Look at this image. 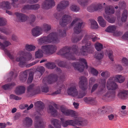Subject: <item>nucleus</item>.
<instances>
[{"instance_id": "nucleus-1", "label": "nucleus", "mask_w": 128, "mask_h": 128, "mask_svg": "<svg viewBox=\"0 0 128 128\" xmlns=\"http://www.w3.org/2000/svg\"><path fill=\"white\" fill-rule=\"evenodd\" d=\"M124 80V77L120 75H117L111 77L109 78L107 82V88L108 90H114L118 88L117 85L114 82L122 83L123 82Z\"/></svg>"}, {"instance_id": "nucleus-2", "label": "nucleus", "mask_w": 128, "mask_h": 128, "mask_svg": "<svg viewBox=\"0 0 128 128\" xmlns=\"http://www.w3.org/2000/svg\"><path fill=\"white\" fill-rule=\"evenodd\" d=\"M42 50H39L35 54L37 58H40L43 56V53L46 54H51L54 53L56 50V46L52 44L43 46L41 47Z\"/></svg>"}, {"instance_id": "nucleus-3", "label": "nucleus", "mask_w": 128, "mask_h": 128, "mask_svg": "<svg viewBox=\"0 0 128 128\" xmlns=\"http://www.w3.org/2000/svg\"><path fill=\"white\" fill-rule=\"evenodd\" d=\"M38 42L39 44L42 45L52 42L57 43L59 42V40L56 32H52L46 36L41 37L38 39Z\"/></svg>"}, {"instance_id": "nucleus-4", "label": "nucleus", "mask_w": 128, "mask_h": 128, "mask_svg": "<svg viewBox=\"0 0 128 128\" xmlns=\"http://www.w3.org/2000/svg\"><path fill=\"white\" fill-rule=\"evenodd\" d=\"M95 36V35L93 34H86L82 41V44H85V46H82V48L80 50L81 54L80 53L79 54H78L76 52H75V53L78 55L82 54L83 55H87L88 54L87 50L88 48L90 47L91 45V42L88 41V40L90 38L92 39V38H93Z\"/></svg>"}, {"instance_id": "nucleus-5", "label": "nucleus", "mask_w": 128, "mask_h": 128, "mask_svg": "<svg viewBox=\"0 0 128 128\" xmlns=\"http://www.w3.org/2000/svg\"><path fill=\"white\" fill-rule=\"evenodd\" d=\"M67 93L68 95L75 97L77 98H81L84 96L86 93L82 92H78L76 89L75 86L71 84L67 89Z\"/></svg>"}, {"instance_id": "nucleus-6", "label": "nucleus", "mask_w": 128, "mask_h": 128, "mask_svg": "<svg viewBox=\"0 0 128 128\" xmlns=\"http://www.w3.org/2000/svg\"><path fill=\"white\" fill-rule=\"evenodd\" d=\"M76 23L77 24L74 28V30L75 33L78 34L81 32V29L84 26V24L78 18H76L73 20L71 23V26H72Z\"/></svg>"}, {"instance_id": "nucleus-7", "label": "nucleus", "mask_w": 128, "mask_h": 128, "mask_svg": "<svg viewBox=\"0 0 128 128\" xmlns=\"http://www.w3.org/2000/svg\"><path fill=\"white\" fill-rule=\"evenodd\" d=\"M106 82L104 81L102 84V87L99 90L100 93L104 94L103 95V97L104 98H107L111 97L112 98L115 97V92L114 91L111 92L110 91H107L106 92V89L105 88Z\"/></svg>"}, {"instance_id": "nucleus-8", "label": "nucleus", "mask_w": 128, "mask_h": 128, "mask_svg": "<svg viewBox=\"0 0 128 128\" xmlns=\"http://www.w3.org/2000/svg\"><path fill=\"white\" fill-rule=\"evenodd\" d=\"M70 50L68 47L62 48L58 52V54L66 56L69 60H74V56L73 54L69 53Z\"/></svg>"}, {"instance_id": "nucleus-9", "label": "nucleus", "mask_w": 128, "mask_h": 128, "mask_svg": "<svg viewBox=\"0 0 128 128\" xmlns=\"http://www.w3.org/2000/svg\"><path fill=\"white\" fill-rule=\"evenodd\" d=\"M25 54L24 50H20L18 53L16 57V60L20 62L19 65L22 67H23L26 64V61L23 56Z\"/></svg>"}, {"instance_id": "nucleus-10", "label": "nucleus", "mask_w": 128, "mask_h": 128, "mask_svg": "<svg viewBox=\"0 0 128 128\" xmlns=\"http://www.w3.org/2000/svg\"><path fill=\"white\" fill-rule=\"evenodd\" d=\"M60 110L63 114L67 116H70L76 118L78 116V114L77 112L71 110H68L63 106H60Z\"/></svg>"}, {"instance_id": "nucleus-11", "label": "nucleus", "mask_w": 128, "mask_h": 128, "mask_svg": "<svg viewBox=\"0 0 128 128\" xmlns=\"http://www.w3.org/2000/svg\"><path fill=\"white\" fill-rule=\"evenodd\" d=\"M79 63L74 62L73 63V66L80 72L83 71L84 66L83 63L86 66H87V63L86 60L84 58H81L79 59Z\"/></svg>"}, {"instance_id": "nucleus-12", "label": "nucleus", "mask_w": 128, "mask_h": 128, "mask_svg": "<svg viewBox=\"0 0 128 128\" xmlns=\"http://www.w3.org/2000/svg\"><path fill=\"white\" fill-rule=\"evenodd\" d=\"M72 19V17L68 15H64L60 21V24L62 26H64L70 23Z\"/></svg>"}, {"instance_id": "nucleus-13", "label": "nucleus", "mask_w": 128, "mask_h": 128, "mask_svg": "<svg viewBox=\"0 0 128 128\" xmlns=\"http://www.w3.org/2000/svg\"><path fill=\"white\" fill-rule=\"evenodd\" d=\"M55 5V2L54 0H45L43 2L42 6L43 8L48 9Z\"/></svg>"}, {"instance_id": "nucleus-14", "label": "nucleus", "mask_w": 128, "mask_h": 128, "mask_svg": "<svg viewBox=\"0 0 128 128\" xmlns=\"http://www.w3.org/2000/svg\"><path fill=\"white\" fill-rule=\"evenodd\" d=\"M80 80L79 85L80 88L83 90L86 89L87 81L86 78L84 76H82L80 78Z\"/></svg>"}, {"instance_id": "nucleus-15", "label": "nucleus", "mask_w": 128, "mask_h": 128, "mask_svg": "<svg viewBox=\"0 0 128 128\" xmlns=\"http://www.w3.org/2000/svg\"><path fill=\"white\" fill-rule=\"evenodd\" d=\"M40 7V6L38 4L33 5H27L24 6L21 10V11L22 12H25L29 10H37Z\"/></svg>"}, {"instance_id": "nucleus-16", "label": "nucleus", "mask_w": 128, "mask_h": 128, "mask_svg": "<svg viewBox=\"0 0 128 128\" xmlns=\"http://www.w3.org/2000/svg\"><path fill=\"white\" fill-rule=\"evenodd\" d=\"M35 122V127L36 128H44L46 126V122L40 119H38L36 117Z\"/></svg>"}, {"instance_id": "nucleus-17", "label": "nucleus", "mask_w": 128, "mask_h": 128, "mask_svg": "<svg viewBox=\"0 0 128 128\" xmlns=\"http://www.w3.org/2000/svg\"><path fill=\"white\" fill-rule=\"evenodd\" d=\"M42 28L39 26H36L32 30V34L34 37H37L42 34Z\"/></svg>"}, {"instance_id": "nucleus-18", "label": "nucleus", "mask_w": 128, "mask_h": 128, "mask_svg": "<svg viewBox=\"0 0 128 128\" xmlns=\"http://www.w3.org/2000/svg\"><path fill=\"white\" fill-rule=\"evenodd\" d=\"M34 86L33 84L30 85L28 88V92H32L34 94H37L40 93V87L38 86L34 90Z\"/></svg>"}, {"instance_id": "nucleus-19", "label": "nucleus", "mask_w": 128, "mask_h": 128, "mask_svg": "<svg viewBox=\"0 0 128 128\" xmlns=\"http://www.w3.org/2000/svg\"><path fill=\"white\" fill-rule=\"evenodd\" d=\"M104 12L108 16L110 15L114 14L115 11L113 7L112 6H107L104 7Z\"/></svg>"}, {"instance_id": "nucleus-20", "label": "nucleus", "mask_w": 128, "mask_h": 128, "mask_svg": "<svg viewBox=\"0 0 128 128\" xmlns=\"http://www.w3.org/2000/svg\"><path fill=\"white\" fill-rule=\"evenodd\" d=\"M18 20L20 22H24L26 21L28 17L24 14L21 13L16 12L15 13Z\"/></svg>"}, {"instance_id": "nucleus-21", "label": "nucleus", "mask_w": 128, "mask_h": 128, "mask_svg": "<svg viewBox=\"0 0 128 128\" xmlns=\"http://www.w3.org/2000/svg\"><path fill=\"white\" fill-rule=\"evenodd\" d=\"M69 4L67 0H64L60 2L58 5L57 9L58 10L60 11L64 8Z\"/></svg>"}, {"instance_id": "nucleus-22", "label": "nucleus", "mask_w": 128, "mask_h": 128, "mask_svg": "<svg viewBox=\"0 0 128 128\" xmlns=\"http://www.w3.org/2000/svg\"><path fill=\"white\" fill-rule=\"evenodd\" d=\"M61 123L63 127H66L68 125L74 126V122L72 120H68L65 121L63 118H61Z\"/></svg>"}, {"instance_id": "nucleus-23", "label": "nucleus", "mask_w": 128, "mask_h": 128, "mask_svg": "<svg viewBox=\"0 0 128 128\" xmlns=\"http://www.w3.org/2000/svg\"><path fill=\"white\" fill-rule=\"evenodd\" d=\"M47 111L48 113L54 116H57L58 114L57 110L54 108L51 105H49Z\"/></svg>"}, {"instance_id": "nucleus-24", "label": "nucleus", "mask_w": 128, "mask_h": 128, "mask_svg": "<svg viewBox=\"0 0 128 128\" xmlns=\"http://www.w3.org/2000/svg\"><path fill=\"white\" fill-rule=\"evenodd\" d=\"M25 88L22 86H18L16 88L14 92L18 95L21 94L25 92Z\"/></svg>"}, {"instance_id": "nucleus-25", "label": "nucleus", "mask_w": 128, "mask_h": 128, "mask_svg": "<svg viewBox=\"0 0 128 128\" xmlns=\"http://www.w3.org/2000/svg\"><path fill=\"white\" fill-rule=\"evenodd\" d=\"M83 100L86 103L92 105H95L97 103V101L94 99L90 97H85Z\"/></svg>"}, {"instance_id": "nucleus-26", "label": "nucleus", "mask_w": 128, "mask_h": 128, "mask_svg": "<svg viewBox=\"0 0 128 128\" xmlns=\"http://www.w3.org/2000/svg\"><path fill=\"white\" fill-rule=\"evenodd\" d=\"M118 96L120 98L124 99L125 97L128 96V91H120L118 94Z\"/></svg>"}, {"instance_id": "nucleus-27", "label": "nucleus", "mask_w": 128, "mask_h": 128, "mask_svg": "<svg viewBox=\"0 0 128 128\" xmlns=\"http://www.w3.org/2000/svg\"><path fill=\"white\" fill-rule=\"evenodd\" d=\"M98 21L100 25L102 27H105L106 25V22L101 16H99L97 18Z\"/></svg>"}, {"instance_id": "nucleus-28", "label": "nucleus", "mask_w": 128, "mask_h": 128, "mask_svg": "<svg viewBox=\"0 0 128 128\" xmlns=\"http://www.w3.org/2000/svg\"><path fill=\"white\" fill-rule=\"evenodd\" d=\"M29 70H27L24 71L23 73L20 75V80L22 82L26 81L28 76V74L29 73Z\"/></svg>"}, {"instance_id": "nucleus-29", "label": "nucleus", "mask_w": 128, "mask_h": 128, "mask_svg": "<svg viewBox=\"0 0 128 128\" xmlns=\"http://www.w3.org/2000/svg\"><path fill=\"white\" fill-rule=\"evenodd\" d=\"M24 123L26 126L30 127L32 124V121L31 118L27 117L24 119Z\"/></svg>"}, {"instance_id": "nucleus-30", "label": "nucleus", "mask_w": 128, "mask_h": 128, "mask_svg": "<svg viewBox=\"0 0 128 128\" xmlns=\"http://www.w3.org/2000/svg\"><path fill=\"white\" fill-rule=\"evenodd\" d=\"M117 26L115 25H112L108 26L106 29L105 30L106 32L113 33V34L116 30Z\"/></svg>"}, {"instance_id": "nucleus-31", "label": "nucleus", "mask_w": 128, "mask_h": 128, "mask_svg": "<svg viewBox=\"0 0 128 128\" xmlns=\"http://www.w3.org/2000/svg\"><path fill=\"white\" fill-rule=\"evenodd\" d=\"M51 122L56 128H61V126L60 124V122L58 120L56 119H52Z\"/></svg>"}, {"instance_id": "nucleus-32", "label": "nucleus", "mask_w": 128, "mask_h": 128, "mask_svg": "<svg viewBox=\"0 0 128 128\" xmlns=\"http://www.w3.org/2000/svg\"><path fill=\"white\" fill-rule=\"evenodd\" d=\"M103 16L105 19L110 23H114L116 20V18L115 17H113L110 18L109 16L106 14H104Z\"/></svg>"}, {"instance_id": "nucleus-33", "label": "nucleus", "mask_w": 128, "mask_h": 128, "mask_svg": "<svg viewBox=\"0 0 128 128\" xmlns=\"http://www.w3.org/2000/svg\"><path fill=\"white\" fill-rule=\"evenodd\" d=\"M15 85V84L14 83H12L3 85L2 86V88L5 90H7L11 89Z\"/></svg>"}, {"instance_id": "nucleus-34", "label": "nucleus", "mask_w": 128, "mask_h": 128, "mask_svg": "<svg viewBox=\"0 0 128 128\" xmlns=\"http://www.w3.org/2000/svg\"><path fill=\"white\" fill-rule=\"evenodd\" d=\"M56 80V76L53 75H50L48 76L47 80L48 84H52Z\"/></svg>"}, {"instance_id": "nucleus-35", "label": "nucleus", "mask_w": 128, "mask_h": 128, "mask_svg": "<svg viewBox=\"0 0 128 128\" xmlns=\"http://www.w3.org/2000/svg\"><path fill=\"white\" fill-rule=\"evenodd\" d=\"M25 48L26 50L29 51H34L36 48L34 46L31 44H26L25 46Z\"/></svg>"}, {"instance_id": "nucleus-36", "label": "nucleus", "mask_w": 128, "mask_h": 128, "mask_svg": "<svg viewBox=\"0 0 128 128\" xmlns=\"http://www.w3.org/2000/svg\"><path fill=\"white\" fill-rule=\"evenodd\" d=\"M10 3L8 2H3L0 3V6L1 8H6L8 9L10 8Z\"/></svg>"}, {"instance_id": "nucleus-37", "label": "nucleus", "mask_w": 128, "mask_h": 128, "mask_svg": "<svg viewBox=\"0 0 128 128\" xmlns=\"http://www.w3.org/2000/svg\"><path fill=\"white\" fill-rule=\"evenodd\" d=\"M127 16V10H124L123 12L121 18V20L122 22H124L126 21Z\"/></svg>"}, {"instance_id": "nucleus-38", "label": "nucleus", "mask_w": 128, "mask_h": 128, "mask_svg": "<svg viewBox=\"0 0 128 128\" xmlns=\"http://www.w3.org/2000/svg\"><path fill=\"white\" fill-rule=\"evenodd\" d=\"M93 4L95 11H100L103 8L102 4L101 3L94 4Z\"/></svg>"}, {"instance_id": "nucleus-39", "label": "nucleus", "mask_w": 128, "mask_h": 128, "mask_svg": "<svg viewBox=\"0 0 128 128\" xmlns=\"http://www.w3.org/2000/svg\"><path fill=\"white\" fill-rule=\"evenodd\" d=\"M88 70L89 72L96 76H97L98 73V71L96 69L91 67L88 68Z\"/></svg>"}, {"instance_id": "nucleus-40", "label": "nucleus", "mask_w": 128, "mask_h": 128, "mask_svg": "<svg viewBox=\"0 0 128 128\" xmlns=\"http://www.w3.org/2000/svg\"><path fill=\"white\" fill-rule=\"evenodd\" d=\"M90 28L92 29H96L98 27V25L96 21L94 20H91L90 21Z\"/></svg>"}, {"instance_id": "nucleus-41", "label": "nucleus", "mask_w": 128, "mask_h": 128, "mask_svg": "<svg viewBox=\"0 0 128 128\" xmlns=\"http://www.w3.org/2000/svg\"><path fill=\"white\" fill-rule=\"evenodd\" d=\"M4 51L5 53L8 56L10 59H14V56L15 54L14 52L10 53L6 49H4Z\"/></svg>"}, {"instance_id": "nucleus-42", "label": "nucleus", "mask_w": 128, "mask_h": 128, "mask_svg": "<svg viewBox=\"0 0 128 128\" xmlns=\"http://www.w3.org/2000/svg\"><path fill=\"white\" fill-rule=\"evenodd\" d=\"M70 10L73 12H77L80 10L79 7L75 4L72 5L70 6Z\"/></svg>"}, {"instance_id": "nucleus-43", "label": "nucleus", "mask_w": 128, "mask_h": 128, "mask_svg": "<svg viewBox=\"0 0 128 128\" xmlns=\"http://www.w3.org/2000/svg\"><path fill=\"white\" fill-rule=\"evenodd\" d=\"M42 30H43L45 31H48L50 30L51 29L50 25L46 24H44L42 26Z\"/></svg>"}, {"instance_id": "nucleus-44", "label": "nucleus", "mask_w": 128, "mask_h": 128, "mask_svg": "<svg viewBox=\"0 0 128 128\" xmlns=\"http://www.w3.org/2000/svg\"><path fill=\"white\" fill-rule=\"evenodd\" d=\"M96 49L98 51L100 50L103 48V45L99 42H96L94 44Z\"/></svg>"}, {"instance_id": "nucleus-45", "label": "nucleus", "mask_w": 128, "mask_h": 128, "mask_svg": "<svg viewBox=\"0 0 128 128\" xmlns=\"http://www.w3.org/2000/svg\"><path fill=\"white\" fill-rule=\"evenodd\" d=\"M104 55V53L102 52L97 53L95 55V57L96 59L100 60L103 58Z\"/></svg>"}, {"instance_id": "nucleus-46", "label": "nucleus", "mask_w": 128, "mask_h": 128, "mask_svg": "<svg viewBox=\"0 0 128 128\" xmlns=\"http://www.w3.org/2000/svg\"><path fill=\"white\" fill-rule=\"evenodd\" d=\"M4 45L2 43L0 42V47L2 49H4V50L5 49H4L6 47L8 46L11 44V43L8 41H6L4 42Z\"/></svg>"}, {"instance_id": "nucleus-47", "label": "nucleus", "mask_w": 128, "mask_h": 128, "mask_svg": "<svg viewBox=\"0 0 128 128\" xmlns=\"http://www.w3.org/2000/svg\"><path fill=\"white\" fill-rule=\"evenodd\" d=\"M88 2V0H77L78 3L82 6L86 4Z\"/></svg>"}, {"instance_id": "nucleus-48", "label": "nucleus", "mask_w": 128, "mask_h": 128, "mask_svg": "<svg viewBox=\"0 0 128 128\" xmlns=\"http://www.w3.org/2000/svg\"><path fill=\"white\" fill-rule=\"evenodd\" d=\"M118 5L120 9H124L126 7V3L124 1L120 2L118 4Z\"/></svg>"}, {"instance_id": "nucleus-49", "label": "nucleus", "mask_w": 128, "mask_h": 128, "mask_svg": "<svg viewBox=\"0 0 128 128\" xmlns=\"http://www.w3.org/2000/svg\"><path fill=\"white\" fill-rule=\"evenodd\" d=\"M41 89L42 92H47L49 91V88L46 84H44L41 87Z\"/></svg>"}, {"instance_id": "nucleus-50", "label": "nucleus", "mask_w": 128, "mask_h": 128, "mask_svg": "<svg viewBox=\"0 0 128 128\" xmlns=\"http://www.w3.org/2000/svg\"><path fill=\"white\" fill-rule=\"evenodd\" d=\"M46 67L48 68L52 69L54 68L56 66V65L54 63H48L46 64Z\"/></svg>"}, {"instance_id": "nucleus-51", "label": "nucleus", "mask_w": 128, "mask_h": 128, "mask_svg": "<svg viewBox=\"0 0 128 128\" xmlns=\"http://www.w3.org/2000/svg\"><path fill=\"white\" fill-rule=\"evenodd\" d=\"M6 23V21L4 18L0 17V26L5 25Z\"/></svg>"}, {"instance_id": "nucleus-52", "label": "nucleus", "mask_w": 128, "mask_h": 128, "mask_svg": "<svg viewBox=\"0 0 128 128\" xmlns=\"http://www.w3.org/2000/svg\"><path fill=\"white\" fill-rule=\"evenodd\" d=\"M102 76L104 78H107L110 76V73L107 71H105L102 72L101 74Z\"/></svg>"}, {"instance_id": "nucleus-53", "label": "nucleus", "mask_w": 128, "mask_h": 128, "mask_svg": "<svg viewBox=\"0 0 128 128\" xmlns=\"http://www.w3.org/2000/svg\"><path fill=\"white\" fill-rule=\"evenodd\" d=\"M87 10L88 12H92L94 11L95 10L93 4L88 6L87 8Z\"/></svg>"}, {"instance_id": "nucleus-54", "label": "nucleus", "mask_w": 128, "mask_h": 128, "mask_svg": "<svg viewBox=\"0 0 128 128\" xmlns=\"http://www.w3.org/2000/svg\"><path fill=\"white\" fill-rule=\"evenodd\" d=\"M10 98L11 99H14L15 100H18L21 99V98L18 96H16L14 94H11L10 96Z\"/></svg>"}, {"instance_id": "nucleus-55", "label": "nucleus", "mask_w": 128, "mask_h": 128, "mask_svg": "<svg viewBox=\"0 0 128 128\" xmlns=\"http://www.w3.org/2000/svg\"><path fill=\"white\" fill-rule=\"evenodd\" d=\"M122 62L124 65L128 66V60L126 58H122Z\"/></svg>"}, {"instance_id": "nucleus-56", "label": "nucleus", "mask_w": 128, "mask_h": 128, "mask_svg": "<svg viewBox=\"0 0 128 128\" xmlns=\"http://www.w3.org/2000/svg\"><path fill=\"white\" fill-rule=\"evenodd\" d=\"M108 55L109 58L110 60L112 61H113L114 56L113 55V52L111 51L109 52L108 53Z\"/></svg>"}, {"instance_id": "nucleus-57", "label": "nucleus", "mask_w": 128, "mask_h": 128, "mask_svg": "<svg viewBox=\"0 0 128 128\" xmlns=\"http://www.w3.org/2000/svg\"><path fill=\"white\" fill-rule=\"evenodd\" d=\"M33 78V75L32 73L29 74V77L28 80V83H31L32 81Z\"/></svg>"}, {"instance_id": "nucleus-58", "label": "nucleus", "mask_w": 128, "mask_h": 128, "mask_svg": "<svg viewBox=\"0 0 128 128\" xmlns=\"http://www.w3.org/2000/svg\"><path fill=\"white\" fill-rule=\"evenodd\" d=\"M38 70L39 72L40 73V75H42L44 71V68L42 66H40L38 68Z\"/></svg>"}, {"instance_id": "nucleus-59", "label": "nucleus", "mask_w": 128, "mask_h": 128, "mask_svg": "<svg viewBox=\"0 0 128 128\" xmlns=\"http://www.w3.org/2000/svg\"><path fill=\"white\" fill-rule=\"evenodd\" d=\"M82 36H80L79 37H77L75 38L72 39V41L73 42H77L80 40L82 38Z\"/></svg>"}, {"instance_id": "nucleus-60", "label": "nucleus", "mask_w": 128, "mask_h": 128, "mask_svg": "<svg viewBox=\"0 0 128 128\" xmlns=\"http://www.w3.org/2000/svg\"><path fill=\"white\" fill-rule=\"evenodd\" d=\"M122 34V33L121 32L116 30L114 32L113 35L115 36H118L121 35Z\"/></svg>"}, {"instance_id": "nucleus-61", "label": "nucleus", "mask_w": 128, "mask_h": 128, "mask_svg": "<svg viewBox=\"0 0 128 128\" xmlns=\"http://www.w3.org/2000/svg\"><path fill=\"white\" fill-rule=\"evenodd\" d=\"M122 38L124 39L128 40V31L125 33Z\"/></svg>"}, {"instance_id": "nucleus-62", "label": "nucleus", "mask_w": 128, "mask_h": 128, "mask_svg": "<svg viewBox=\"0 0 128 128\" xmlns=\"http://www.w3.org/2000/svg\"><path fill=\"white\" fill-rule=\"evenodd\" d=\"M116 68L117 70L120 71L122 70L123 68L122 66L120 65H118L116 66Z\"/></svg>"}, {"instance_id": "nucleus-63", "label": "nucleus", "mask_w": 128, "mask_h": 128, "mask_svg": "<svg viewBox=\"0 0 128 128\" xmlns=\"http://www.w3.org/2000/svg\"><path fill=\"white\" fill-rule=\"evenodd\" d=\"M42 102H41L38 101L35 103V105L37 107L40 108L42 106Z\"/></svg>"}, {"instance_id": "nucleus-64", "label": "nucleus", "mask_w": 128, "mask_h": 128, "mask_svg": "<svg viewBox=\"0 0 128 128\" xmlns=\"http://www.w3.org/2000/svg\"><path fill=\"white\" fill-rule=\"evenodd\" d=\"M20 113H17L14 118V119L16 120L19 118L20 116Z\"/></svg>"}]
</instances>
